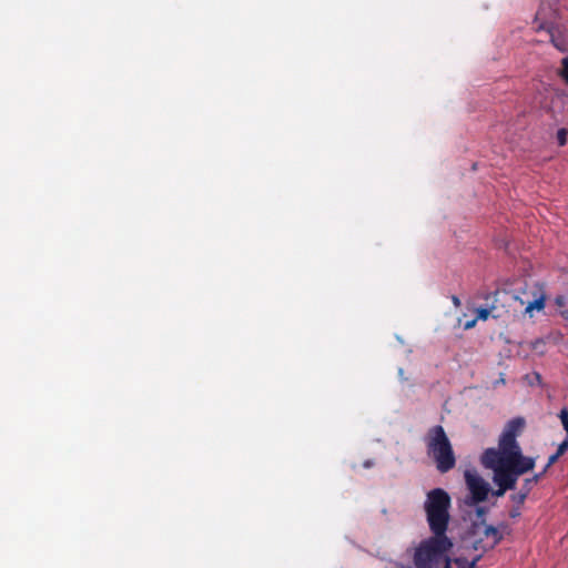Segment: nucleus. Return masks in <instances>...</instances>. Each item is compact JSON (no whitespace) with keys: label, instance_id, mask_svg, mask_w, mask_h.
<instances>
[{"label":"nucleus","instance_id":"1","mask_svg":"<svg viewBox=\"0 0 568 568\" xmlns=\"http://www.w3.org/2000/svg\"><path fill=\"white\" fill-rule=\"evenodd\" d=\"M450 496L442 488L432 489L426 497L424 509L433 536L420 542L414 555L416 568H450L447 552L453 547L446 536L450 515Z\"/></svg>","mask_w":568,"mask_h":568},{"label":"nucleus","instance_id":"2","mask_svg":"<svg viewBox=\"0 0 568 568\" xmlns=\"http://www.w3.org/2000/svg\"><path fill=\"white\" fill-rule=\"evenodd\" d=\"M484 467H500L530 471L536 466V458L525 456L513 434L501 433L498 448H487L481 456Z\"/></svg>","mask_w":568,"mask_h":568},{"label":"nucleus","instance_id":"3","mask_svg":"<svg viewBox=\"0 0 568 568\" xmlns=\"http://www.w3.org/2000/svg\"><path fill=\"white\" fill-rule=\"evenodd\" d=\"M427 455L433 458L439 473L445 474L456 465L450 440L442 425L430 427L425 436Z\"/></svg>","mask_w":568,"mask_h":568},{"label":"nucleus","instance_id":"4","mask_svg":"<svg viewBox=\"0 0 568 568\" xmlns=\"http://www.w3.org/2000/svg\"><path fill=\"white\" fill-rule=\"evenodd\" d=\"M487 469L493 470V481L497 486V489L494 491L496 497H503L506 491L514 490L516 488L518 478L526 474L527 471L520 469H508L500 467H486Z\"/></svg>","mask_w":568,"mask_h":568},{"label":"nucleus","instance_id":"5","mask_svg":"<svg viewBox=\"0 0 568 568\" xmlns=\"http://www.w3.org/2000/svg\"><path fill=\"white\" fill-rule=\"evenodd\" d=\"M465 480L471 494L470 501H467L468 505L479 504L487 499L490 487L481 476L476 471L466 470Z\"/></svg>","mask_w":568,"mask_h":568},{"label":"nucleus","instance_id":"6","mask_svg":"<svg viewBox=\"0 0 568 568\" xmlns=\"http://www.w3.org/2000/svg\"><path fill=\"white\" fill-rule=\"evenodd\" d=\"M525 427V419L523 417H516L509 420L503 430V433H510L514 437H517Z\"/></svg>","mask_w":568,"mask_h":568},{"label":"nucleus","instance_id":"7","mask_svg":"<svg viewBox=\"0 0 568 568\" xmlns=\"http://www.w3.org/2000/svg\"><path fill=\"white\" fill-rule=\"evenodd\" d=\"M483 535L486 538H491V542L489 545V548H494L503 539V535L500 534V531L496 527H494L491 525L485 526Z\"/></svg>","mask_w":568,"mask_h":568},{"label":"nucleus","instance_id":"8","mask_svg":"<svg viewBox=\"0 0 568 568\" xmlns=\"http://www.w3.org/2000/svg\"><path fill=\"white\" fill-rule=\"evenodd\" d=\"M555 304L559 310L560 315L568 321V296L559 295L555 298Z\"/></svg>","mask_w":568,"mask_h":568},{"label":"nucleus","instance_id":"9","mask_svg":"<svg viewBox=\"0 0 568 568\" xmlns=\"http://www.w3.org/2000/svg\"><path fill=\"white\" fill-rule=\"evenodd\" d=\"M539 480L540 475H534L532 477L525 478L519 490L528 496L532 490L534 486H536L539 483Z\"/></svg>","mask_w":568,"mask_h":568},{"label":"nucleus","instance_id":"10","mask_svg":"<svg viewBox=\"0 0 568 568\" xmlns=\"http://www.w3.org/2000/svg\"><path fill=\"white\" fill-rule=\"evenodd\" d=\"M480 556H477L471 561H467L466 559L457 558L455 559L458 568H476L477 562L479 561Z\"/></svg>","mask_w":568,"mask_h":568},{"label":"nucleus","instance_id":"11","mask_svg":"<svg viewBox=\"0 0 568 568\" xmlns=\"http://www.w3.org/2000/svg\"><path fill=\"white\" fill-rule=\"evenodd\" d=\"M527 497L528 496L525 495V493L519 490L518 493L511 494L509 498H510V500H511L514 506L523 507V505L525 504Z\"/></svg>","mask_w":568,"mask_h":568},{"label":"nucleus","instance_id":"12","mask_svg":"<svg viewBox=\"0 0 568 568\" xmlns=\"http://www.w3.org/2000/svg\"><path fill=\"white\" fill-rule=\"evenodd\" d=\"M545 307V301L544 298H538V300H535L534 302H530L526 308H525V312L526 313H531L532 310H542Z\"/></svg>","mask_w":568,"mask_h":568},{"label":"nucleus","instance_id":"13","mask_svg":"<svg viewBox=\"0 0 568 568\" xmlns=\"http://www.w3.org/2000/svg\"><path fill=\"white\" fill-rule=\"evenodd\" d=\"M559 75L565 81V83L568 85V55L562 58V60H561V69L559 71Z\"/></svg>","mask_w":568,"mask_h":568},{"label":"nucleus","instance_id":"14","mask_svg":"<svg viewBox=\"0 0 568 568\" xmlns=\"http://www.w3.org/2000/svg\"><path fill=\"white\" fill-rule=\"evenodd\" d=\"M568 131L566 129H559L557 132V141L559 145H565L567 143Z\"/></svg>","mask_w":568,"mask_h":568},{"label":"nucleus","instance_id":"15","mask_svg":"<svg viewBox=\"0 0 568 568\" xmlns=\"http://www.w3.org/2000/svg\"><path fill=\"white\" fill-rule=\"evenodd\" d=\"M490 311L488 308H478L476 320L486 321L489 317Z\"/></svg>","mask_w":568,"mask_h":568},{"label":"nucleus","instance_id":"16","mask_svg":"<svg viewBox=\"0 0 568 568\" xmlns=\"http://www.w3.org/2000/svg\"><path fill=\"white\" fill-rule=\"evenodd\" d=\"M521 515V507L520 506H514L509 510V517L515 519Z\"/></svg>","mask_w":568,"mask_h":568},{"label":"nucleus","instance_id":"17","mask_svg":"<svg viewBox=\"0 0 568 568\" xmlns=\"http://www.w3.org/2000/svg\"><path fill=\"white\" fill-rule=\"evenodd\" d=\"M561 456L556 452L551 456H549L548 462L546 464V469H549Z\"/></svg>","mask_w":568,"mask_h":568},{"label":"nucleus","instance_id":"18","mask_svg":"<svg viewBox=\"0 0 568 568\" xmlns=\"http://www.w3.org/2000/svg\"><path fill=\"white\" fill-rule=\"evenodd\" d=\"M568 450V438L565 439L562 443L559 444L557 448V453L562 456Z\"/></svg>","mask_w":568,"mask_h":568},{"label":"nucleus","instance_id":"19","mask_svg":"<svg viewBox=\"0 0 568 568\" xmlns=\"http://www.w3.org/2000/svg\"><path fill=\"white\" fill-rule=\"evenodd\" d=\"M550 39H551L552 44L556 48H558L559 50H562V44H564L566 38L556 37V38H550Z\"/></svg>","mask_w":568,"mask_h":568},{"label":"nucleus","instance_id":"20","mask_svg":"<svg viewBox=\"0 0 568 568\" xmlns=\"http://www.w3.org/2000/svg\"><path fill=\"white\" fill-rule=\"evenodd\" d=\"M476 322H477V320H476V318H475V320H471V321H469V322H467V323L465 324V328H466V329H469V328L474 327V326H475V324H476Z\"/></svg>","mask_w":568,"mask_h":568},{"label":"nucleus","instance_id":"21","mask_svg":"<svg viewBox=\"0 0 568 568\" xmlns=\"http://www.w3.org/2000/svg\"><path fill=\"white\" fill-rule=\"evenodd\" d=\"M476 511H477L478 516H484L486 513V509L484 507H478Z\"/></svg>","mask_w":568,"mask_h":568},{"label":"nucleus","instance_id":"22","mask_svg":"<svg viewBox=\"0 0 568 568\" xmlns=\"http://www.w3.org/2000/svg\"><path fill=\"white\" fill-rule=\"evenodd\" d=\"M548 469H546V466L544 467L542 470H539V473L537 475H540V479L546 475Z\"/></svg>","mask_w":568,"mask_h":568},{"label":"nucleus","instance_id":"23","mask_svg":"<svg viewBox=\"0 0 568 568\" xmlns=\"http://www.w3.org/2000/svg\"><path fill=\"white\" fill-rule=\"evenodd\" d=\"M453 303L458 306L459 305V298L457 296H453Z\"/></svg>","mask_w":568,"mask_h":568}]
</instances>
